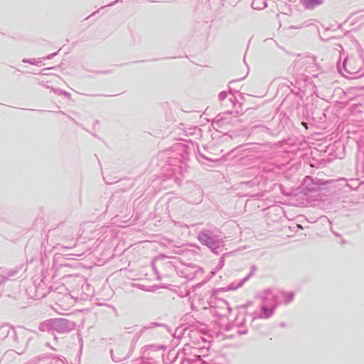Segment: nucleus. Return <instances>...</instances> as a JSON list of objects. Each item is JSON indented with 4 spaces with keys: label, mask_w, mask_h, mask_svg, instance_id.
Listing matches in <instances>:
<instances>
[{
    "label": "nucleus",
    "mask_w": 364,
    "mask_h": 364,
    "mask_svg": "<svg viewBox=\"0 0 364 364\" xmlns=\"http://www.w3.org/2000/svg\"><path fill=\"white\" fill-rule=\"evenodd\" d=\"M308 6H313L314 5H319L322 3L321 0H306Z\"/></svg>",
    "instance_id": "obj_1"
},
{
    "label": "nucleus",
    "mask_w": 364,
    "mask_h": 364,
    "mask_svg": "<svg viewBox=\"0 0 364 364\" xmlns=\"http://www.w3.org/2000/svg\"><path fill=\"white\" fill-rule=\"evenodd\" d=\"M301 125L304 127L306 129H308L307 124L306 122H302Z\"/></svg>",
    "instance_id": "obj_2"
},
{
    "label": "nucleus",
    "mask_w": 364,
    "mask_h": 364,
    "mask_svg": "<svg viewBox=\"0 0 364 364\" xmlns=\"http://www.w3.org/2000/svg\"><path fill=\"white\" fill-rule=\"evenodd\" d=\"M348 61H347V60H345V61H344V65H345L346 67L348 65Z\"/></svg>",
    "instance_id": "obj_3"
}]
</instances>
